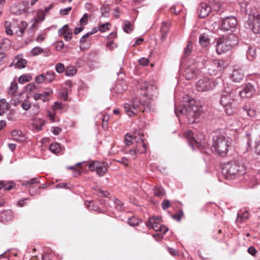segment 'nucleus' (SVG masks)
Wrapping results in <instances>:
<instances>
[{"mask_svg": "<svg viewBox=\"0 0 260 260\" xmlns=\"http://www.w3.org/2000/svg\"><path fill=\"white\" fill-rule=\"evenodd\" d=\"M203 112L202 106L191 100L185 105L175 106V113L177 117L185 116L190 124L199 121V117Z\"/></svg>", "mask_w": 260, "mask_h": 260, "instance_id": "1", "label": "nucleus"}, {"mask_svg": "<svg viewBox=\"0 0 260 260\" xmlns=\"http://www.w3.org/2000/svg\"><path fill=\"white\" fill-rule=\"evenodd\" d=\"M231 141L224 129H216L212 137L211 150L221 156H225L229 150Z\"/></svg>", "mask_w": 260, "mask_h": 260, "instance_id": "2", "label": "nucleus"}, {"mask_svg": "<svg viewBox=\"0 0 260 260\" xmlns=\"http://www.w3.org/2000/svg\"><path fill=\"white\" fill-rule=\"evenodd\" d=\"M124 109L125 113L129 116H134L139 112H154V109L152 108L151 102L148 100L142 102L138 98L133 99L129 103H125L124 105Z\"/></svg>", "mask_w": 260, "mask_h": 260, "instance_id": "3", "label": "nucleus"}, {"mask_svg": "<svg viewBox=\"0 0 260 260\" xmlns=\"http://www.w3.org/2000/svg\"><path fill=\"white\" fill-rule=\"evenodd\" d=\"M237 93V89L234 88L232 85L225 87L221 94L219 103L224 108L225 113L229 115H233L235 112L233 102L235 100Z\"/></svg>", "mask_w": 260, "mask_h": 260, "instance_id": "4", "label": "nucleus"}, {"mask_svg": "<svg viewBox=\"0 0 260 260\" xmlns=\"http://www.w3.org/2000/svg\"><path fill=\"white\" fill-rule=\"evenodd\" d=\"M222 168V173L225 179H234L245 173V167L243 164H224Z\"/></svg>", "mask_w": 260, "mask_h": 260, "instance_id": "5", "label": "nucleus"}, {"mask_svg": "<svg viewBox=\"0 0 260 260\" xmlns=\"http://www.w3.org/2000/svg\"><path fill=\"white\" fill-rule=\"evenodd\" d=\"M245 6V11L248 16V24L249 28L254 34L260 33V12L256 8H247V4H243Z\"/></svg>", "mask_w": 260, "mask_h": 260, "instance_id": "6", "label": "nucleus"}, {"mask_svg": "<svg viewBox=\"0 0 260 260\" xmlns=\"http://www.w3.org/2000/svg\"><path fill=\"white\" fill-rule=\"evenodd\" d=\"M199 63V61L194 62L191 60L187 62L183 73V76L186 80L194 79L199 74L200 70L198 69Z\"/></svg>", "mask_w": 260, "mask_h": 260, "instance_id": "7", "label": "nucleus"}, {"mask_svg": "<svg viewBox=\"0 0 260 260\" xmlns=\"http://www.w3.org/2000/svg\"><path fill=\"white\" fill-rule=\"evenodd\" d=\"M216 84V83L212 79L204 77L197 82L196 86L198 91H206L214 88Z\"/></svg>", "mask_w": 260, "mask_h": 260, "instance_id": "8", "label": "nucleus"}, {"mask_svg": "<svg viewBox=\"0 0 260 260\" xmlns=\"http://www.w3.org/2000/svg\"><path fill=\"white\" fill-rule=\"evenodd\" d=\"M225 62L219 59H215L211 61L207 66L208 73L210 75H216L218 72L224 69Z\"/></svg>", "mask_w": 260, "mask_h": 260, "instance_id": "9", "label": "nucleus"}, {"mask_svg": "<svg viewBox=\"0 0 260 260\" xmlns=\"http://www.w3.org/2000/svg\"><path fill=\"white\" fill-rule=\"evenodd\" d=\"M237 25V20L235 17L227 16L222 20L220 28L221 29L226 31L231 30L233 31Z\"/></svg>", "mask_w": 260, "mask_h": 260, "instance_id": "10", "label": "nucleus"}, {"mask_svg": "<svg viewBox=\"0 0 260 260\" xmlns=\"http://www.w3.org/2000/svg\"><path fill=\"white\" fill-rule=\"evenodd\" d=\"M138 88L141 90H146L143 94L148 97L149 99L152 98L156 91V87L155 86L149 84L146 81L139 82L138 85Z\"/></svg>", "mask_w": 260, "mask_h": 260, "instance_id": "11", "label": "nucleus"}, {"mask_svg": "<svg viewBox=\"0 0 260 260\" xmlns=\"http://www.w3.org/2000/svg\"><path fill=\"white\" fill-rule=\"evenodd\" d=\"M239 96L242 99H247L253 96L256 92V89L254 85L250 83H247L244 85L242 89L238 91Z\"/></svg>", "mask_w": 260, "mask_h": 260, "instance_id": "12", "label": "nucleus"}, {"mask_svg": "<svg viewBox=\"0 0 260 260\" xmlns=\"http://www.w3.org/2000/svg\"><path fill=\"white\" fill-rule=\"evenodd\" d=\"M134 139H136L137 135L140 136V138L136 141L137 144V152H139L140 153H144L147 151V145L145 143L143 134L141 133V131H139L138 132H135L134 134Z\"/></svg>", "mask_w": 260, "mask_h": 260, "instance_id": "13", "label": "nucleus"}, {"mask_svg": "<svg viewBox=\"0 0 260 260\" xmlns=\"http://www.w3.org/2000/svg\"><path fill=\"white\" fill-rule=\"evenodd\" d=\"M187 137L188 138V145L192 148L194 149L195 147L199 148L200 149L203 148V141L201 139L200 140H196L193 137V132L192 131L189 130L187 132Z\"/></svg>", "mask_w": 260, "mask_h": 260, "instance_id": "14", "label": "nucleus"}, {"mask_svg": "<svg viewBox=\"0 0 260 260\" xmlns=\"http://www.w3.org/2000/svg\"><path fill=\"white\" fill-rule=\"evenodd\" d=\"M231 49L229 45L224 41V38H220L217 40L216 50L218 54H221Z\"/></svg>", "mask_w": 260, "mask_h": 260, "instance_id": "15", "label": "nucleus"}, {"mask_svg": "<svg viewBox=\"0 0 260 260\" xmlns=\"http://www.w3.org/2000/svg\"><path fill=\"white\" fill-rule=\"evenodd\" d=\"M211 10V7L206 3H201L198 7L197 13L200 18H205L209 14Z\"/></svg>", "mask_w": 260, "mask_h": 260, "instance_id": "16", "label": "nucleus"}, {"mask_svg": "<svg viewBox=\"0 0 260 260\" xmlns=\"http://www.w3.org/2000/svg\"><path fill=\"white\" fill-rule=\"evenodd\" d=\"M104 164H88V168L90 171H96L97 174L99 176H103L107 170L105 165L102 166Z\"/></svg>", "mask_w": 260, "mask_h": 260, "instance_id": "17", "label": "nucleus"}, {"mask_svg": "<svg viewBox=\"0 0 260 260\" xmlns=\"http://www.w3.org/2000/svg\"><path fill=\"white\" fill-rule=\"evenodd\" d=\"M244 77L243 71L241 69L234 68L233 73L230 76L231 80L234 83H240Z\"/></svg>", "mask_w": 260, "mask_h": 260, "instance_id": "18", "label": "nucleus"}, {"mask_svg": "<svg viewBox=\"0 0 260 260\" xmlns=\"http://www.w3.org/2000/svg\"><path fill=\"white\" fill-rule=\"evenodd\" d=\"M160 219V217L156 216L150 217L147 222L146 225L149 229H152L155 231H158V228L160 225L158 222Z\"/></svg>", "mask_w": 260, "mask_h": 260, "instance_id": "19", "label": "nucleus"}, {"mask_svg": "<svg viewBox=\"0 0 260 260\" xmlns=\"http://www.w3.org/2000/svg\"><path fill=\"white\" fill-rule=\"evenodd\" d=\"M26 64V61L18 56L10 64V67L15 66L16 68L21 69L25 68Z\"/></svg>", "mask_w": 260, "mask_h": 260, "instance_id": "20", "label": "nucleus"}, {"mask_svg": "<svg viewBox=\"0 0 260 260\" xmlns=\"http://www.w3.org/2000/svg\"><path fill=\"white\" fill-rule=\"evenodd\" d=\"M223 38L224 41L229 45L231 49L236 45L238 43V38L235 34H232L228 37Z\"/></svg>", "mask_w": 260, "mask_h": 260, "instance_id": "21", "label": "nucleus"}, {"mask_svg": "<svg viewBox=\"0 0 260 260\" xmlns=\"http://www.w3.org/2000/svg\"><path fill=\"white\" fill-rule=\"evenodd\" d=\"M11 135L13 139L17 141H25V137L21 131L14 130L11 132Z\"/></svg>", "mask_w": 260, "mask_h": 260, "instance_id": "22", "label": "nucleus"}, {"mask_svg": "<svg viewBox=\"0 0 260 260\" xmlns=\"http://www.w3.org/2000/svg\"><path fill=\"white\" fill-rule=\"evenodd\" d=\"M11 46L10 40L8 39H3L0 41V52H4L8 50Z\"/></svg>", "mask_w": 260, "mask_h": 260, "instance_id": "23", "label": "nucleus"}, {"mask_svg": "<svg viewBox=\"0 0 260 260\" xmlns=\"http://www.w3.org/2000/svg\"><path fill=\"white\" fill-rule=\"evenodd\" d=\"M9 108L10 105L5 99H0V116L3 115Z\"/></svg>", "mask_w": 260, "mask_h": 260, "instance_id": "24", "label": "nucleus"}, {"mask_svg": "<svg viewBox=\"0 0 260 260\" xmlns=\"http://www.w3.org/2000/svg\"><path fill=\"white\" fill-rule=\"evenodd\" d=\"M13 217L11 210H7L3 212L1 215V218L3 222H7L11 220Z\"/></svg>", "mask_w": 260, "mask_h": 260, "instance_id": "25", "label": "nucleus"}, {"mask_svg": "<svg viewBox=\"0 0 260 260\" xmlns=\"http://www.w3.org/2000/svg\"><path fill=\"white\" fill-rule=\"evenodd\" d=\"M199 43L203 47H206L210 43L208 35L205 34H201L199 37Z\"/></svg>", "mask_w": 260, "mask_h": 260, "instance_id": "26", "label": "nucleus"}, {"mask_svg": "<svg viewBox=\"0 0 260 260\" xmlns=\"http://www.w3.org/2000/svg\"><path fill=\"white\" fill-rule=\"evenodd\" d=\"M82 164H75L74 166L67 167V169L73 170L74 171V176L77 177L81 174Z\"/></svg>", "mask_w": 260, "mask_h": 260, "instance_id": "27", "label": "nucleus"}, {"mask_svg": "<svg viewBox=\"0 0 260 260\" xmlns=\"http://www.w3.org/2000/svg\"><path fill=\"white\" fill-rule=\"evenodd\" d=\"M256 55V49L255 47L249 46L246 51V57L249 60H252Z\"/></svg>", "mask_w": 260, "mask_h": 260, "instance_id": "28", "label": "nucleus"}, {"mask_svg": "<svg viewBox=\"0 0 260 260\" xmlns=\"http://www.w3.org/2000/svg\"><path fill=\"white\" fill-rule=\"evenodd\" d=\"M85 205L88 206V208L90 210H93L99 213H104L103 211L99 207L96 206L93 201H87L85 202Z\"/></svg>", "mask_w": 260, "mask_h": 260, "instance_id": "29", "label": "nucleus"}, {"mask_svg": "<svg viewBox=\"0 0 260 260\" xmlns=\"http://www.w3.org/2000/svg\"><path fill=\"white\" fill-rule=\"evenodd\" d=\"M126 85L124 84L123 82H117L115 87L114 88V91L118 94L122 93L124 90H126Z\"/></svg>", "mask_w": 260, "mask_h": 260, "instance_id": "30", "label": "nucleus"}, {"mask_svg": "<svg viewBox=\"0 0 260 260\" xmlns=\"http://www.w3.org/2000/svg\"><path fill=\"white\" fill-rule=\"evenodd\" d=\"M153 192L155 196L161 198L165 196L166 192L161 186H156L153 188Z\"/></svg>", "mask_w": 260, "mask_h": 260, "instance_id": "31", "label": "nucleus"}, {"mask_svg": "<svg viewBox=\"0 0 260 260\" xmlns=\"http://www.w3.org/2000/svg\"><path fill=\"white\" fill-rule=\"evenodd\" d=\"M192 50V44L190 41H188L187 42V44L186 46V47L184 49V54L181 58V60H183L184 58H185L186 57L189 56Z\"/></svg>", "mask_w": 260, "mask_h": 260, "instance_id": "32", "label": "nucleus"}, {"mask_svg": "<svg viewBox=\"0 0 260 260\" xmlns=\"http://www.w3.org/2000/svg\"><path fill=\"white\" fill-rule=\"evenodd\" d=\"M249 216V213L246 211L240 210L237 213V220L242 222L244 219H247Z\"/></svg>", "mask_w": 260, "mask_h": 260, "instance_id": "33", "label": "nucleus"}, {"mask_svg": "<svg viewBox=\"0 0 260 260\" xmlns=\"http://www.w3.org/2000/svg\"><path fill=\"white\" fill-rule=\"evenodd\" d=\"M49 150L54 153H57L60 151L61 147L58 143H54L49 146Z\"/></svg>", "mask_w": 260, "mask_h": 260, "instance_id": "34", "label": "nucleus"}, {"mask_svg": "<svg viewBox=\"0 0 260 260\" xmlns=\"http://www.w3.org/2000/svg\"><path fill=\"white\" fill-rule=\"evenodd\" d=\"M55 73L53 71H47L45 75V78L46 81L51 82L55 79Z\"/></svg>", "mask_w": 260, "mask_h": 260, "instance_id": "35", "label": "nucleus"}, {"mask_svg": "<svg viewBox=\"0 0 260 260\" xmlns=\"http://www.w3.org/2000/svg\"><path fill=\"white\" fill-rule=\"evenodd\" d=\"M76 72L77 70L73 66H69L65 70V75L67 76H73Z\"/></svg>", "mask_w": 260, "mask_h": 260, "instance_id": "36", "label": "nucleus"}, {"mask_svg": "<svg viewBox=\"0 0 260 260\" xmlns=\"http://www.w3.org/2000/svg\"><path fill=\"white\" fill-rule=\"evenodd\" d=\"M53 7V5L51 4L48 7H47L45 8L44 11H41L39 12V17L42 16V18H41V20H43L45 19V15L46 14L48 13L50 9H51Z\"/></svg>", "mask_w": 260, "mask_h": 260, "instance_id": "37", "label": "nucleus"}, {"mask_svg": "<svg viewBox=\"0 0 260 260\" xmlns=\"http://www.w3.org/2000/svg\"><path fill=\"white\" fill-rule=\"evenodd\" d=\"M124 23V24L123 27V31L126 33L131 32L133 29V27L131 23L127 20H125Z\"/></svg>", "mask_w": 260, "mask_h": 260, "instance_id": "38", "label": "nucleus"}, {"mask_svg": "<svg viewBox=\"0 0 260 260\" xmlns=\"http://www.w3.org/2000/svg\"><path fill=\"white\" fill-rule=\"evenodd\" d=\"M31 79V76L30 74H26L21 75L19 79V82L20 84H23L25 82L30 81Z\"/></svg>", "mask_w": 260, "mask_h": 260, "instance_id": "39", "label": "nucleus"}, {"mask_svg": "<svg viewBox=\"0 0 260 260\" xmlns=\"http://www.w3.org/2000/svg\"><path fill=\"white\" fill-rule=\"evenodd\" d=\"M93 193L100 197L108 198L109 195V193L108 192L101 190L100 189H95Z\"/></svg>", "mask_w": 260, "mask_h": 260, "instance_id": "40", "label": "nucleus"}, {"mask_svg": "<svg viewBox=\"0 0 260 260\" xmlns=\"http://www.w3.org/2000/svg\"><path fill=\"white\" fill-rule=\"evenodd\" d=\"M39 183L40 181L37 178H34L30 179L29 180L24 182L23 183H22V185L26 186H31L34 184H37Z\"/></svg>", "mask_w": 260, "mask_h": 260, "instance_id": "41", "label": "nucleus"}, {"mask_svg": "<svg viewBox=\"0 0 260 260\" xmlns=\"http://www.w3.org/2000/svg\"><path fill=\"white\" fill-rule=\"evenodd\" d=\"M169 29L167 24L163 22L161 27V33L162 35V39H164L166 37V35L168 32Z\"/></svg>", "mask_w": 260, "mask_h": 260, "instance_id": "42", "label": "nucleus"}, {"mask_svg": "<svg viewBox=\"0 0 260 260\" xmlns=\"http://www.w3.org/2000/svg\"><path fill=\"white\" fill-rule=\"evenodd\" d=\"M140 220L136 217L129 218L127 222L131 226H135L139 224Z\"/></svg>", "mask_w": 260, "mask_h": 260, "instance_id": "43", "label": "nucleus"}, {"mask_svg": "<svg viewBox=\"0 0 260 260\" xmlns=\"http://www.w3.org/2000/svg\"><path fill=\"white\" fill-rule=\"evenodd\" d=\"M18 88V84L17 83L13 81L11 83L10 87L8 89V92L9 94H14Z\"/></svg>", "mask_w": 260, "mask_h": 260, "instance_id": "44", "label": "nucleus"}, {"mask_svg": "<svg viewBox=\"0 0 260 260\" xmlns=\"http://www.w3.org/2000/svg\"><path fill=\"white\" fill-rule=\"evenodd\" d=\"M113 202L115 204V208L116 210L118 211H121L123 208V204L122 202L119 200L118 199L115 198L113 199Z\"/></svg>", "mask_w": 260, "mask_h": 260, "instance_id": "45", "label": "nucleus"}, {"mask_svg": "<svg viewBox=\"0 0 260 260\" xmlns=\"http://www.w3.org/2000/svg\"><path fill=\"white\" fill-rule=\"evenodd\" d=\"M15 184L13 182H7L4 181V190H11L15 186Z\"/></svg>", "mask_w": 260, "mask_h": 260, "instance_id": "46", "label": "nucleus"}, {"mask_svg": "<svg viewBox=\"0 0 260 260\" xmlns=\"http://www.w3.org/2000/svg\"><path fill=\"white\" fill-rule=\"evenodd\" d=\"M43 98V101L46 102L49 100L48 97H50L53 94V91L52 90L49 89L47 91H44L42 93H41Z\"/></svg>", "mask_w": 260, "mask_h": 260, "instance_id": "47", "label": "nucleus"}, {"mask_svg": "<svg viewBox=\"0 0 260 260\" xmlns=\"http://www.w3.org/2000/svg\"><path fill=\"white\" fill-rule=\"evenodd\" d=\"M21 107L24 110L27 111L29 110L31 107L30 102L27 99L25 100L22 103Z\"/></svg>", "mask_w": 260, "mask_h": 260, "instance_id": "48", "label": "nucleus"}, {"mask_svg": "<svg viewBox=\"0 0 260 260\" xmlns=\"http://www.w3.org/2000/svg\"><path fill=\"white\" fill-rule=\"evenodd\" d=\"M64 66L62 63H58L55 65V70L59 74L65 72Z\"/></svg>", "mask_w": 260, "mask_h": 260, "instance_id": "49", "label": "nucleus"}, {"mask_svg": "<svg viewBox=\"0 0 260 260\" xmlns=\"http://www.w3.org/2000/svg\"><path fill=\"white\" fill-rule=\"evenodd\" d=\"M245 111L247 114L248 115V116L251 117H254L257 114V111L255 109L252 108L245 109Z\"/></svg>", "mask_w": 260, "mask_h": 260, "instance_id": "50", "label": "nucleus"}, {"mask_svg": "<svg viewBox=\"0 0 260 260\" xmlns=\"http://www.w3.org/2000/svg\"><path fill=\"white\" fill-rule=\"evenodd\" d=\"M43 52V49L40 47H35L31 50L32 56H36Z\"/></svg>", "mask_w": 260, "mask_h": 260, "instance_id": "51", "label": "nucleus"}, {"mask_svg": "<svg viewBox=\"0 0 260 260\" xmlns=\"http://www.w3.org/2000/svg\"><path fill=\"white\" fill-rule=\"evenodd\" d=\"M183 215V212L182 210H179L177 213L173 215L172 216V218L175 220L180 221L181 220V217Z\"/></svg>", "mask_w": 260, "mask_h": 260, "instance_id": "52", "label": "nucleus"}, {"mask_svg": "<svg viewBox=\"0 0 260 260\" xmlns=\"http://www.w3.org/2000/svg\"><path fill=\"white\" fill-rule=\"evenodd\" d=\"M70 29H69V26L68 24L64 25L62 27L58 29L59 36H63L65 34H67Z\"/></svg>", "mask_w": 260, "mask_h": 260, "instance_id": "53", "label": "nucleus"}, {"mask_svg": "<svg viewBox=\"0 0 260 260\" xmlns=\"http://www.w3.org/2000/svg\"><path fill=\"white\" fill-rule=\"evenodd\" d=\"M4 26L6 29V32L8 35H12L13 34V30L11 29L10 26V23L8 21H6L4 23Z\"/></svg>", "mask_w": 260, "mask_h": 260, "instance_id": "54", "label": "nucleus"}, {"mask_svg": "<svg viewBox=\"0 0 260 260\" xmlns=\"http://www.w3.org/2000/svg\"><path fill=\"white\" fill-rule=\"evenodd\" d=\"M133 137L131 135H129L128 134H127L125 136V143L126 145L130 146L133 144L132 142Z\"/></svg>", "mask_w": 260, "mask_h": 260, "instance_id": "55", "label": "nucleus"}, {"mask_svg": "<svg viewBox=\"0 0 260 260\" xmlns=\"http://www.w3.org/2000/svg\"><path fill=\"white\" fill-rule=\"evenodd\" d=\"M171 206V203L169 200L164 199L161 203V207L162 209L166 210Z\"/></svg>", "mask_w": 260, "mask_h": 260, "instance_id": "56", "label": "nucleus"}, {"mask_svg": "<svg viewBox=\"0 0 260 260\" xmlns=\"http://www.w3.org/2000/svg\"><path fill=\"white\" fill-rule=\"evenodd\" d=\"M88 14L85 13L80 20L81 25H85L88 23Z\"/></svg>", "mask_w": 260, "mask_h": 260, "instance_id": "57", "label": "nucleus"}, {"mask_svg": "<svg viewBox=\"0 0 260 260\" xmlns=\"http://www.w3.org/2000/svg\"><path fill=\"white\" fill-rule=\"evenodd\" d=\"M36 81L38 83H42L44 81H46L45 75L42 74L36 77Z\"/></svg>", "mask_w": 260, "mask_h": 260, "instance_id": "58", "label": "nucleus"}, {"mask_svg": "<svg viewBox=\"0 0 260 260\" xmlns=\"http://www.w3.org/2000/svg\"><path fill=\"white\" fill-rule=\"evenodd\" d=\"M110 25V24L108 22H106L104 24L101 25L99 27L100 31L101 32H104L106 30L109 29V26Z\"/></svg>", "mask_w": 260, "mask_h": 260, "instance_id": "59", "label": "nucleus"}, {"mask_svg": "<svg viewBox=\"0 0 260 260\" xmlns=\"http://www.w3.org/2000/svg\"><path fill=\"white\" fill-rule=\"evenodd\" d=\"M72 10V7H69L65 9H61L59 11V13L61 15H66L69 14L70 11Z\"/></svg>", "mask_w": 260, "mask_h": 260, "instance_id": "60", "label": "nucleus"}, {"mask_svg": "<svg viewBox=\"0 0 260 260\" xmlns=\"http://www.w3.org/2000/svg\"><path fill=\"white\" fill-rule=\"evenodd\" d=\"M72 31L71 29L69 31H68L67 34H65L63 35V38L67 41L70 40L72 39Z\"/></svg>", "mask_w": 260, "mask_h": 260, "instance_id": "61", "label": "nucleus"}, {"mask_svg": "<svg viewBox=\"0 0 260 260\" xmlns=\"http://www.w3.org/2000/svg\"><path fill=\"white\" fill-rule=\"evenodd\" d=\"M149 60L146 58H142L139 60V63L140 65L145 66L148 64Z\"/></svg>", "mask_w": 260, "mask_h": 260, "instance_id": "62", "label": "nucleus"}, {"mask_svg": "<svg viewBox=\"0 0 260 260\" xmlns=\"http://www.w3.org/2000/svg\"><path fill=\"white\" fill-rule=\"evenodd\" d=\"M61 131V129L59 127H52V132L54 135H59Z\"/></svg>", "mask_w": 260, "mask_h": 260, "instance_id": "63", "label": "nucleus"}, {"mask_svg": "<svg viewBox=\"0 0 260 260\" xmlns=\"http://www.w3.org/2000/svg\"><path fill=\"white\" fill-rule=\"evenodd\" d=\"M107 46L110 50H113L114 48L116 47V44L113 41H110L107 42Z\"/></svg>", "mask_w": 260, "mask_h": 260, "instance_id": "64", "label": "nucleus"}]
</instances>
